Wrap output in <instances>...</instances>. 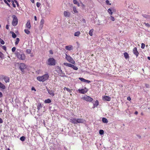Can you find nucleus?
Here are the masks:
<instances>
[{
	"instance_id": "obj_1",
	"label": "nucleus",
	"mask_w": 150,
	"mask_h": 150,
	"mask_svg": "<svg viewBox=\"0 0 150 150\" xmlns=\"http://www.w3.org/2000/svg\"><path fill=\"white\" fill-rule=\"evenodd\" d=\"M16 57L19 59L24 60L25 57L23 51L21 50H18L15 53Z\"/></svg>"
},
{
	"instance_id": "obj_2",
	"label": "nucleus",
	"mask_w": 150,
	"mask_h": 150,
	"mask_svg": "<svg viewBox=\"0 0 150 150\" xmlns=\"http://www.w3.org/2000/svg\"><path fill=\"white\" fill-rule=\"evenodd\" d=\"M69 120L70 122L74 124L83 123L85 122L84 120L80 118H69Z\"/></svg>"
},
{
	"instance_id": "obj_3",
	"label": "nucleus",
	"mask_w": 150,
	"mask_h": 150,
	"mask_svg": "<svg viewBox=\"0 0 150 150\" xmlns=\"http://www.w3.org/2000/svg\"><path fill=\"white\" fill-rule=\"evenodd\" d=\"M49 76L48 74H46L42 76H38L37 78V79L40 81L44 82L47 80L49 78Z\"/></svg>"
},
{
	"instance_id": "obj_4",
	"label": "nucleus",
	"mask_w": 150,
	"mask_h": 150,
	"mask_svg": "<svg viewBox=\"0 0 150 150\" xmlns=\"http://www.w3.org/2000/svg\"><path fill=\"white\" fill-rule=\"evenodd\" d=\"M46 64L50 66H54L56 64V61L53 58H50L48 59Z\"/></svg>"
},
{
	"instance_id": "obj_5",
	"label": "nucleus",
	"mask_w": 150,
	"mask_h": 150,
	"mask_svg": "<svg viewBox=\"0 0 150 150\" xmlns=\"http://www.w3.org/2000/svg\"><path fill=\"white\" fill-rule=\"evenodd\" d=\"M12 17L13 18L12 24L13 26H15L18 23V19L16 16L14 15H12Z\"/></svg>"
},
{
	"instance_id": "obj_6",
	"label": "nucleus",
	"mask_w": 150,
	"mask_h": 150,
	"mask_svg": "<svg viewBox=\"0 0 150 150\" xmlns=\"http://www.w3.org/2000/svg\"><path fill=\"white\" fill-rule=\"evenodd\" d=\"M66 59L69 62L73 64L75 63V62L73 59L69 55L66 54Z\"/></svg>"
},
{
	"instance_id": "obj_7",
	"label": "nucleus",
	"mask_w": 150,
	"mask_h": 150,
	"mask_svg": "<svg viewBox=\"0 0 150 150\" xmlns=\"http://www.w3.org/2000/svg\"><path fill=\"white\" fill-rule=\"evenodd\" d=\"M26 68V67L25 64L23 63H21L19 67V68L22 72H24V70Z\"/></svg>"
},
{
	"instance_id": "obj_8",
	"label": "nucleus",
	"mask_w": 150,
	"mask_h": 150,
	"mask_svg": "<svg viewBox=\"0 0 150 150\" xmlns=\"http://www.w3.org/2000/svg\"><path fill=\"white\" fill-rule=\"evenodd\" d=\"M83 99L84 100L89 102H91L93 100V99L92 98L87 96H84L83 97Z\"/></svg>"
},
{
	"instance_id": "obj_9",
	"label": "nucleus",
	"mask_w": 150,
	"mask_h": 150,
	"mask_svg": "<svg viewBox=\"0 0 150 150\" xmlns=\"http://www.w3.org/2000/svg\"><path fill=\"white\" fill-rule=\"evenodd\" d=\"M44 20L43 19L41 20L39 26V29L40 30H41L43 26V24H44Z\"/></svg>"
},
{
	"instance_id": "obj_10",
	"label": "nucleus",
	"mask_w": 150,
	"mask_h": 150,
	"mask_svg": "<svg viewBox=\"0 0 150 150\" xmlns=\"http://www.w3.org/2000/svg\"><path fill=\"white\" fill-rule=\"evenodd\" d=\"M78 91L79 93L82 94H84L87 92L88 90L86 88H85L84 89H79Z\"/></svg>"
},
{
	"instance_id": "obj_11",
	"label": "nucleus",
	"mask_w": 150,
	"mask_h": 150,
	"mask_svg": "<svg viewBox=\"0 0 150 150\" xmlns=\"http://www.w3.org/2000/svg\"><path fill=\"white\" fill-rule=\"evenodd\" d=\"M134 54L136 55L137 57L138 56L139 53L137 50V47H135L134 48L133 50Z\"/></svg>"
},
{
	"instance_id": "obj_12",
	"label": "nucleus",
	"mask_w": 150,
	"mask_h": 150,
	"mask_svg": "<svg viewBox=\"0 0 150 150\" xmlns=\"http://www.w3.org/2000/svg\"><path fill=\"white\" fill-rule=\"evenodd\" d=\"M103 99L104 100L110 101L111 100V98L109 96H105L103 97Z\"/></svg>"
},
{
	"instance_id": "obj_13",
	"label": "nucleus",
	"mask_w": 150,
	"mask_h": 150,
	"mask_svg": "<svg viewBox=\"0 0 150 150\" xmlns=\"http://www.w3.org/2000/svg\"><path fill=\"white\" fill-rule=\"evenodd\" d=\"M64 14L65 17H69L70 13L69 12L65 11L64 12Z\"/></svg>"
},
{
	"instance_id": "obj_14",
	"label": "nucleus",
	"mask_w": 150,
	"mask_h": 150,
	"mask_svg": "<svg viewBox=\"0 0 150 150\" xmlns=\"http://www.w3.org/2000/svg\"><path fill=\"white\" fill-rule=\"evenodd\" d=\"M65 49L68 50H70L73 49V47L71 45L67 46L65 47Z\"/></svg>"
},
{
	"instance_id": "obj_15",
	"label": "nucleus",
	"mask_w": 150,
	"mask_h": 150,
	"mask_svg": "<svg viewBox=\"0 0 150 150\" xmlns=\"http://www.w3.org/2000/svg\"><path fill=\"white\" fill-rule=\"evenodd\" d=\"M47 91L48 93L51 96H53L54 95V92L53 91L47 89Z\"/></svg>"
},
{
	"instance_id": "obj_16",
	"label": "nucleus",
	"mask_w": 150,
	"mask_h": 150,
	"mask_svg": "<svg viewBox=\"0 0 150 150\" xmlns=\"http://www.w3.org/2000/svg\"><path fill=\"white\" fill-rule=\"evenodd\" d=\"M4 79L6 83L8 82L9 81V78L8 77H4Z\"/></svg>"
},
{
	"instance_id": "obj_17",
	"label": "nucleus",
	"mask_w": 150,
	"mask_h": 150,
	"mask_svg": "<svg viewBox=\"0 0 150 150\" xmlns=\"http://www.w3.org/2000/svg\"><path fill=\"white\" fill-rule=\"evenodd\" d=\"M0 88L3 89H4L6 88L5 86L0 82Z\"/></svg>"
},
{
	"instance_id": "obj_18",
	"label": "nucleus",
	"mask_w": 150,
	"mask_h": 150,
	"mask_svg": "<svg viewBox=\"0 0 150 150\" xmlns=\"http://www.w3.org/2000/svg\"><path fill=\"white\" fill-rule=\"evenodd\" d=\"M124 55L125 59H127L129 58V56L127 52H125Z\"/></svg>"
},
{
	"instance_id": "obj_19",
	"label": "nucleus",
	"mask_w": 150,
	"mask_h": 150,
	"mask_svg": "<svg viewBox=\"0 0 150 150\" xmlns=\"http://www.w3.org/2000/svg\"><path fill=\"white\" fill-rule=\"evenodd\" d=\"M64 65L65 66H68V67H71L72 66L73 64H70V63H64Z\"/></svg>"
},
{
	"instance_id": "obj_20",
	"label": "nucleus",
	"mask_w": 150,
	"mask_h": 150,
	"mask_svg": "<svg viewBox=\"0 0 150 150\" xmlns=\"http://www.w3.org/2000/svg\"><path fill=\"white\" fill-rule=\"evenodd\" d=\"M26 26L29 29H30L31 27L30 23L29 21H28L26 23Z\"/></svg>"
},
{
	"instance_id": "obj_21",
	"label": "nucleus",
	"mask_w": 150,
	"mask_h": 150,
	"mask_svg": "<svg viewBox=\"0 0 150 150\" xmlns=\"http://www.w3.org/2000/svg\"><path fill=\"white\" fill-rule=\"evenodd\" d=\"M102 120L103 122L104 123H107L108 122V120L105 118L103 117L102 118Z\"/></svg>"
},
{
	"instance_id": "obj_22",
	"label": "nucleus",
	"mask_w": 150,
	"mask_h": 150,
	"mask_svg": "<svg viewBox=\"0 0 150 150\" xmlns=\"http://www.w3.org/2000/svg\"><path fill=\"white\" fill-rule=\"evenodd\" d=\"M51 102V101L50 99H47L45 100L44 102L45 103H49Z\"/></svg>"
},
{
	"instance_id": "obj_23",
	"label": "nucleus",
	"mask_w": 150,
	"mask_h": 150,
	"mask_svg": "<svg viewBox=\"0 0 150 150\" xmlns=\"http://www.w3.org/2000/svg\"><path fill=\"white\" fill-rule=\"evenodd\" d=\"M42 108V105L41 103H38L37 106V109L39 110Z\"/></svg>"
},
{
	"instance_id": "obj_24",
	"label": "nucleus",
	"mask_w": 150,
	"mask_h": 150,
	"mask_svg": "<svg viewBox=\"0 0 150 150\" xmlns=\"http://www.w3.org/2000/svg\"><path fill=\"white\" fill-rule=\"evenodd\" d=\"M93 31L94 30L93 29H92L90 30L89 34L90 36H92L93 35Z\"/></svg>"
},
{
	"instance_id": "obj_25",
	"label": "nucleus",
	"mask_w": 150,
	"mask_h": 150,
	"mask_svg": "<svg viewBox=\"0 0 150 150\" xmlns=\"http://www.w3.org/2000/svg\"><path fill=\"white\" fill-rule=\"evenodd\" d=\"M80 34V32L79 31L76 32L74 34V35L75 36H79Z\"/></svg>"
},
{
	"instance_id": "obj_26",
	"label": "nucleus",
	"mask_w": 150,
	"mask_h": 150,
	"mask_svg": "<svg viewBox=\"0 0 150 150\" xmlns=\"http://www.w3.org/2000/svg\"><path fill=\"white\" fill-rule=\"evenodd\" d=\"M99 104V103L98 100H96V101L95 103L93 105L94 107H96Z\"/></svg>"
},
{
	"instance_id": "obj_27",
	"label": "nucleus",
	"mask_w": 150,
	"mask_h": 150,
	"mask_svg": "<svg viewBox=\"0 0 150 150\" xmlns=\"http://www.w3.org/2000/svg\"><path fill=\"white\" fill-rule=\"evenodd\" d=\"M142 16L144 18H150V16L146 15V14H143Z\"/></svg>"
},
{
	"instance_id": "obj_28",
	"label": "nucleus",
	"mask_w": 150,
	"mask_h": 150,
	"mask_svg": "<svg viewBox=\"0 0 150 150\" xmlns=\"http://www.w3.org/2000/svg\"><path fill=\"white\" fill-rule=\"evenodd\" d=\"M12 37L13 38H15L16 37V35L13 32H11Z\"/></svg>"
},
{
	"instance_id": "obj_29",
	"label": "nucleus",
	"mask_w": 150,
	"mask_h": 150,
	"mask_svg": "<svg viewBox=\"0 0 150 150\" xmlns=\"http://www.w3.org/2000/svg\"><path fill=\"white\" fill-rule=\"evenodd\" d=\"M73 11L75 13H78V11L77 10L76 8V7L75 6L73 7Z\"/></svg>"
},
{
	"instance_id": "obj_30",
	"label": "nucleus",
	"mask_w": 150,
	"mask_h": 150,
	"mask_svg": "<svg viewBox=\"0 0 150 150\" xmlns=\"http://www.w3.org/2000/svg\"><path fill=\"white\" fill-rule=\"evenodd\" d=\"M25 137L24 136H22L20 138V139L22 142H23L25 141Z\"/></svg>"
},
{
	"instance_id": "obj_31",
	"label": "nucleus",
	"mask_w": 150,
	"mask_h": 150,
	"mask_svg": "<svg viewBox=\"0 0 150 150\" xmlns=\"http://www.w3.org/2000/svg\"><path fill=\"white\" fill-rule=\"evenodd\" d=\"M108 12L110 14V15H112V10L111 8H110L108 9Z\"/></svg>"
},
{
	"instance_id": "obj_32",
	"label": "nucleus",
	"mask_w": 150,
	"mask_h": 150,
	"mask_svg": "<svg viewBox=\"0 0 150 150\" xmlns=\"http://www.w3.org/2000/svg\"><path fill=\"white\" fill-rule=\"evenodd\" d=\"M71 67L74 69L76 70H77L78 69V67L73 65H72V66Z\"/></svg>"
},
{
	"instance_id": "obj_33",
	"label": "nucleus",
	"mask_w": 150,
	"mask_h": 150,
	"mask_svg": "<svg viewBox=\"0 0 150 150\" xmlns=\"http://www.w3.org/2000/svg\"><path fill=\"white\" fill-rule=\"evenodd\" d=\"M24 32L27 34H29L30 33V31L28 29H25L24 30Z\"/></svg>"
},
{
	"instance_id": "obj_34",
	"label": "nucleus",
	"mask_w": 150,
	"mask_h": 150,
	"mask_svg": "<svg viewBox=\"0 0 150 150\" xmlns=\"http://www.w3.org/2000/svg\"><path fill=\"white\" fill-rule=\"evenodd\" d=\"M99 133L100 135H103L104 133V132L103 130L100 129L99 130Z\"/></svg>"
},
{
	"instance_id": "obj_35",
	"label": "nucleus",
	"mask_w": 150,
	"mask_h": 150,
	"mask_svg": "<svg viewBox=\"0 0 150 150\" xmlns=\"http://www.w3.org/2000/svg\"><path fill=\"white\" fill-rule=\"evenodd\" d=\"M19 39L18 38H17L16 39V41L15 42V44L16 45H17L18 43H19Z\"/></svg>"
},
{
	"instance_id": "obj_36",
	"label": "nucleus",
	"mask_w": 150,
	"mask_h": 150,
	"mask_svg": "<svg viewBox=\"0 0 150 150\" xmlns=\"http://www.w3.org/2000/svg\"><path fill=\"white\" fill-rule=\"evenodd\" d=\"M59 73L60 74V76H63L62 75V70L60 68V69H59Z\"/></svg>"
},
{
	"instance_id": "obj_37",
	"label": "nucleus",
	"mask_w": 150,
	"mask_h": 150,
	"mask_svg": "<svg viewBox=\"0 0 150 150\" xmlns=\"http://www.w3.org/2000/svg\"><path fill=\"white\" fill-rule=\"evenodd\" d=\"M0 42L1 44L2 45H4L5 43V42L1 38H0Z\"/></svg>"
},
{
	"instance_id": "obj_38",
	"label": "nucleus",
	"mask_w": 150,
	"mask_h": 150,
	"mask_svg": "<svg viewBox=\"0 0 150 150\" xmlns=\"http://www.w3.org/2000/svg\"><path fill=\"white\" fill-rule=\"evenodd\" d=\"M65 89H66V90L67 91H68V92H71V90L69 88H67L66 87H64V90H65Z\"/></svg>"
},
{
	"instance_id": "obj_39",
	"label": "nucleus",
	"mask_w": 150,
	"mask_h": 150,
	"mask_svg": "<svg viewBox=\"0 0 150 150\" xmlns=\"http://www.w3.org/2000/svg\"><path fill=\"white\" fill-rule=\"evenodd\" d=\"M11 2L12 3L13 6L14 8L16 7V6L15 4H14V1L12 0H11Z\"/></svg>"
},
{
	"instance_id": "obj_40",
	"label": "nucleus",
	"mask_w": 150,
	"mask_h": 150,
	"mask_svg": "<svg viewBox=\"0 0 150 150\" xmlns=\"http://www.w3.org/2000/svg\"><path fill=\"white\" fill-rule=\"evenodd\" d=\"M79 79L81 81H82L84 82V81L85 80V79H83L82 78H81V77L79 78Z\"/></svg>"
},
{
	"instance_id": "obj_41",
	"label": "nucleus",
	"mask_w": 150,
	"mask_h": 150,
	"mask_svg": "<svg viewBox=\"0 0 150 150\" xmlns=\"http://www.w3.org/2000/svg\"><path fill=\"white\" fill-rule=\"evenodd\" d=\"M4 2L9 7H10V4H8V3L7 2L6 0H4Z\"/></svg>"
},
{
	"instance_id": "obj_42",
	"label": "nucleus",
	"mask_w": 150,
	"mask_h": 150,
	"mask_svg": "<svg viewBox=\"0 0 150 150\" xmlns=\"http://www.w3.org/2000/svg\"><path fill=\"white\" fill-rule=\"evenodd\" d=\"M110 19L112 21H114L115 20L114 17L112 16H110Z\"/></svg>"
},
{
	"instance_id": "obj_43",
	"label": "nucleus",
	"mask_w": 150,
	"mask_h": 150,
	"mask_svg": "<svg viewBox=\"0 0 150 150\" xmlns=\"http://www.w3.org/2000/svg\"><path fill=\"white\" fill-rule=\"evenodd\" d=\"M145 46V45L144 44L142 43L141 45V48L142 49H144Z\"/></svg>"
},
{
	"instance_id": "obj_44",
	"label": "nucleus",
	"mask_w": 150,
	"mask_h": 150,
	"mask_svg": "<svg viewBox=\"0 0 150 150\" xmlns=\"http://www.w3.org/2000/svg\"><path fill=\"white\" fill-rule=\"evenodd\" d=\"M16 48L15 47H13L12 49V51L13 52H14L16 50Z\"/></svg>"
},
{
	"instance_id": "obj_45",
	"label": "nucleus",
	"mask_w": 150,
	"mask_h": 150,
	"mask_svg": "<svg viewBox=\"0 0 150 150\" xmlns=\"http://www.w3.org/2000/svg\"><path fill=\"white\" fill-rule=\"evenodd\" d=\"M40 5H41V4H40V3L38 2L36 3V6L38 7H39L40 6Z\"/></svg>"
},
{
	"instance_id": "obj_46",
	"label": "nucleus",
	"mask_w": 150,
	"mask_h": 150,
	"mask_svg": "<svg viewBox=\"0 0 150 150\" xmlns=\"http://www.w3.org/2000/svg\"><path fill=\"white\" fill-rule=\"evenodd\" d=\"M31 50L30 49H27L26 50V52L29 54L30 53Z\"/></svg>"
},
{
	"instance_id": "obj_47",
	"label": "nucleus",
	"mask_w": 150,
	"mask_h": 150,
	"mask_svg": "<svg viewBox=\"0 0 150 150\" xmlns=\"http://www.w3.org/2000/svg\"><path fill=\"white\" fill-rule=\"evenodd\" d=\"M2 48L5 51H6V47L5 46V45H4V46H2Z\"/></svg>"
},
{
	"instance_id": "obj_48",
	"label": "nucleus",
	"mask_w": 150,
	"mask_h": 150,
	"mask_svg": "<svg viewBox=\"0 0 150 150\" xmlns=\"http://www.w3.org/2000/svg\"><path fill=\"white\" fill-rule=\"evenodd\" d=\"M106 2L107 4L108 5H111V4L110 3L109 1H108V0H106Z\"/></svg>"
},
{
	"instance_id": "obj_49",
	"label": "nucleus",
	"mask_w": 150,
	"mask_h": 150,
	"mask_svg": "<svg viewBox=\"0 0 150 150\" xmlns=\"http://www.w3.org/2000/svg\"><path fill=\"white\" fill-rule=\"evenodd\" d=\"M144 24H145L146 26V27H150V24H149L148 23H144Z\"/></svg>"
},
{
	"instance_id": "obj_50",
	"label": "nucleus",
	"mask_w": 150,
	"mask_h": 150,
	"mask_svg": "<svg viewBox=\"0 0 150 150\" xmlns=\"http://www.w3.org/2000/svg\"><path fill=\"white\" fill-rule=\"evenodd\" d=\"M73 3L74 4H77L78 2L76 0H73Z\"/></svg>"
},
{
	"instance_id": "obj_51",
	"label": "nucleus",
	"mask_w": 150,
	"mask_h": 150,
	"mask_svg": "<svg viewBox=\"0 0 150 150\" xmlns=\"http://www.w3.org/2000/svg\"><path fill=\"white\" fill-rule=\"evenodd\" d=\"M14 1L15 2V3L16 4V5H17V6L18 7H19V4H18V1L16 0H14Z\"/></svg>"
},
{
	"instance_id": "obj_52",
	"label": "nucleus",
	"mask_w": 150,
	"mask_h": 150,
	"mask_svg": "<svg viewBox=\"0 0 150 150\" xmlns=\"http://www.w3.org/2000/svg\"><path fill=\"white\" fill-rule=\"evenodd\" d=\"M3 55V54L0 51V57L2 58Z\"/></svg>"
},
{
	"instance_id": "obj_53",
	"label": "nucleus",
	"mask_w": 150,
	"mask_h": 150,
	"mask_svg": "<svg viewBox=\"0 0 150 150\" xmlns=\"http://www.w3.org/2000/svg\"><path fill=\"white\" fill-rule=\"evenodd\" d=\"M84 82L89 83L90 82V81L87 80H86V79H85V80Z\"/></svg>"
},
{
	"instance_id": "obj_54",
	"label": "nucleus",
	"mask_w": 150,
	"mask_h": 150,
	"mask_svg": "<svg viewBox=\"0 0 150 150\" xmlns=\"http://www.w3.org/2000/svg\"><path fill=\"white\" fill-rule=\"evenodd\" d=\"M127 100L130 101L131 100V98L130 97H128L127 98Z\"/></svg>"
},
{
	"instance_id": "obj_55",
	"label": "nucleus",
	"mask_w": 150,
	"mask_h": 150,
	"mask_svg": "<svg viewBox=\"0 0 150 150\" xmlns=\"http://www.w3.org/2000/svg\"><path fill=\"white\" fill-rule=\"evenodd\" d=\"M3 122V120L0 118V123H2Z\"/></svg>"
},
{
	"instance_id": "obj_56",
	"label": "nucleus",
	"mask_w": 150,
	"mask_h": 150,
	"mask_svg": "<svg viewBox=\"0 0 150 150\" xmlns=\"http://www.w3.org/2000/svg\"><path fill=\"white\" fill-rule=\"evenodd\" d=\"M3 96V94L1 92H0V98H1Z\"/></svg>"
},
{
	"instance_id": "obj_57",
	"label": "nucleus",
	"mask_w": 150,
	"mask_h": 150,
	"mask_svg": "<svg viewBox=\"0 0 150 150\" xmlns=\"http://www.w3.org/2000/svg\"><path fill=\"white\" fill-rule=\"evenodd\" d=\"M6 28L8 30L9 29L8 25H6Z\"/></svg>"
},
{
	"instance_id": "obj_58",
	"label": "nucleus",
	"mask_w": 150,
	"mask_h": 150,
	"mask_svg": "<svg viewBox=\"0 0 150 150\" xmlns=\"http://www.w3.org/2000/svg\"><path fill=\"white\" fill-rule=\"evenodd\" d=\"M137 136L139 138V139L141 138V137L140 135H137Z\"/></svg>"
},
{
	"instance_id": "obj_59",
	"label": "nucleus",
	"mask_w": 150,
	"mask_h": 150,
	"mask_svg": "<svg viewBox=\"0 0 150 150\" xmlns=\"http://www.w3.org/2000/svg\"><path fill=\"white\" fill-rule=\"evenodd\" d=\"M32 90H34L35 91H36V90L35 89V88L33 87L32 88Z\"/></svg>"
},
{
	"instance_id": "obj_60",
	"label": "nucleus",
	"mask_w": 150,
	"mask_h": 150,
	"mask_svg": "<svg viewBox=\"0 0 150 150\" xmlns=\"http://www.w3.org/2000/svg\"><path fill=\"white\" fill-rule=\"evenodd\" d=\"M50 54H53V52L52 50H50Z\"/></svg>"
},
{
	"instance_id": "obj_61",
	"label": "nucleus",
	"mask_w": 150,
	"mask_h": 150,
	"mask_svg": "<svg viewBox=\"0 0 150 150\" xmlns=\"http://www.w3.org/2000/svg\"><path fill=\"white\" fill-rule=\"evenodd\" d=\"M34 19H35V20L36 21H37V17L36 16H34Z\"/></svg>"
},
{
	"instance_id": "obj_62",
	"label": "nucleus",
	"mask_w": 150,
	"mask_h": 150,
	"mask_svg": "<svg viewBox=\"0 0 150 150\" xmlns=\"http://www.w3.org/2000/svg\"><path fill=\"white\" fill-rule=\"evenodd\" d=\"M134 114L136 115H137L138 114V112L137 111H136L134 112Z\"/></svg>"
},
{
	"instance_id": "obj_63",
	"label": "nucleus",
	"mask_w": 150,
	"mask_h": 150,
	"mask_svg": "<svg viewBox=\"0 0 150 150\" xmlns=\"http://www.w3.org/2000/svg\"><path fill=\"white\" fill-rule=\"evenodd\" d=\"M31 1V2L33 3H34V0H30Z\"/></svg>"
},
{
	"instance_id": "obj_64",
	"label": "nucleus",
	"mask_w": 150,
	"mask_h": 150,
	"mask_svg": "<svg viewBox=\"0 0 150 150\" xmlns=\"http://www.w3.org/2000/svg\"><path fill=\"white\" fill-rule=\"evenodd\" d=\"M148 59L149 60H150V57H147Z\"/></svg>"
}]
</instances>
